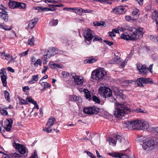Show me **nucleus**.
I'll return each instance as SVG.
<instances>
[{
    "mask_svg": "<svg viewBox=\"0 0 158 158\" xmlns=\"http://www.w3.org/2000/svg\"><path fill=\"white\" fill-rule=\"evenodd\" d=\"M143 30V28L139 27L129 34L126 32L123 33L120 37L122 39L127 40H134L137 39H140L142 37L144 33Z\"/></svg>",
    "mask_w": 158,
    "mask_h": 158,
    "instance_id": "1",
    "label": "nucleus"
},
{
    "mask_svg": "<svg viewBox=\"0 0 158 158\" xmlns=\"http://www.w3.org/2000/svg\"><path fill=\"white\" fill-rule=\"evenodd\" d=\"M130 112V110L127 106L123 104L117 105L114 114L115 117L119 118L124 116L125 114H128Z\"/></svg>",
    "mask_w": 158,
    "mask_h": 158,
    "instance_id": "2",
    "label": "nucleus"
},
{
    "mask_svg": "<svg viewBox=\"0 0 158 158\" xmlns=\"http://www.w3.org/2000/svg\"><path fill=\"white\" fill-rule=\"evenodd\" d=\"M106 73L104 69H101L94 71L91 75V77L97 81H101L106 75Z\"/></svg>",
    "mask_w": 158,
    "mask_h": 158,
    "instance_id": "3",
    "label": "nucleus"
},
{
    "mask_svg": "<svg viewBox=\"0 0 158 158\" xmlns=\"http://www.w3.org/2000/svg\"><path fill=\"white\" fill-rule=\"evenodd\" d=\"M158 147V142L156 140H151L143 143L142 147L146 150H151L156 148Z\"/></svg>",
    "mask_w": 158,
    "mask_h": 158,
    "instance_id": "4",
    "label": "nucleus"
},
{
    "mask_svg": "<svg viewBox=\"0 0 158 158\" xmlns=\"http://www.w3.org/2000/svg\"><path fill=\"white\" fill-rule=\"evenodd\" d=\"M141 121L138 120L130 121L125 122L123 123L124 126L128 128H131L133 129L139 130Z\"/></svg>",
    "mask_w": 158,
    "mask_h": 158,
    "instance_id": "5",
    "label": "nucleus"
},
{
    "mask_svg": "<svg viewBox=\"0 0 158 158\" xmlns=\"http://www.w3.org/2000/svg\"><path fill=\"white\" fill-rule=\"evenodd\" d=\"M99 93L102 95L104 98L110 97L112 96V91L109 88L105 87H101L99 88Z\"/></svg>",
    "mask_w": 158,
    "mask_h": 158,
    "instance_id": "6",
    "label": "nucleus"
},
{
    "mask_svg": "<svg viewBox=\"0 0 158 158\" xmlns=\"http://www.w3.org/2000/svg\"><path fill=\"white\" fill-rule=\"evenodd\" d=\"M135 83L138 85L139 86H143V84L152 83H153V82L152 79L149 78H144L140 77L138 78L136 80Z\"/></svg>",
    "mask_w": 158,
    "mask_h": 158,
    "instance_id": "7",
    "label": "nucleus"
},
{
    "mask_svg": "<svg viewBox=\"0 0 158 158\" xmlns=\"http://www.w3.org/2000/svg\"><path fill=\"white\" fill-rule=\"evenodd\" d=\"M99 109L95 106L85 107L83 110V112L86 114L92 115L97 114L99 111Z\"/></svg>",
    "mask_w": 158,
    "mask_h": 158,
    "instance_id": "8",
    "label": "nucleus"
},
{
    "mask_svg": "<svg viewBox=\"0 0 158 158\" xmlns=\"http://www.w3.org/2000/svg\"><path fill=\"white\" fill-rule=\"evenodd\" d=\"M83 35L85 39L86 40L91 41L93 38L94 36V32L89 29L85 31L83 33Z\"/></svg>",
    "mask_w": 158,
    "mask_h": 158,
    "instance_id": "9",
    "label": "nucleus"
},
{
    "mask_svg": "<svg viewBox=\"0 0 158 158\" xmlns=\"http://www.w3.org/2000/svg\"><path fill=\"white\" fill-rule=\"evenodd\" d=\"M71 75L75 84L80 85L83 84V78L82 77L77 75L74 72L72 73Z\"/></svg>",
    "mask_w": 158,
    "mask_h": 158,
    "instance_id": "10",
    "label": "nucleus"
},
{
    "mask_svg": "<svg viewBox=\"0 0 158 158\" xmlns=\"http://www.w3.org/2000/svg\"><path fill=\"white\" fill-rule=\"evenodd\" d=\"M57 51V49L54 47L50 48L48 51L47 54L44 56V60H46L52 56H54Z\"/></svg>",
    "mask_w": 158,
    "mask_h": 158,
    "instance_id": "11",
    "label": "nucleus"
},
{
    "mask_svg": "<svg viewBox=\"0 0 158 158\" xmlns=\"http://www.w3.org/2000/svg\"><path fill=\"white\" fill-rule=\"evenodd\" d=\"M0 77L3 86H6L7 85L6 79L7 74L5 68L1 69L0 70Z\"/></svg>",
    "mask_w": 158,
    "mask_h": 158,
    "instance_id": "12",
    "label": "nucleus"
},
{
    "mask_svg": "<svg viewBox=\"0 0 158 158\" xmlns=\"http://www.w3.org/2000/svg\"><path fill=\"white\" fill-rule=\"evenodd\" d=\"M137 68L140 74L143 75H147L148 69L145 65H143L140 63H138Z\"/></svg>",
    "mask_w": 158,
    "mask_h": 158,
    "instance_id": "13",
    "label": "nucleus"
},
{
    "mask_svg": "<svg viewBox=\"0 0 158 158\" xmlns=\"http://www.w3.org/2000/svg\"><path fill=\"white\" fill-rule=\"evenodd\" d=\"M13 146L15 149L19 151V153L22 154H24L26 152L25 147L23 145L19 143H16L15 142L13 143Z\"/></svg>",
    "mask_w": 158,
    "mask_h": 158,
    "instance_id": "14",
    "label": "nucleus"
},
{
    "mask_svg": "<svg viewBox=\"0 0 158 158\" xmlns=\"http://www.w3.org/2000/svg\"><path fill=\"white\" fill-rule=\"evenodd\" d=\"M13 120L11 119H6L4 121L2 127L7 131H10L13 124Z\"/></svg>",
    "mask_w": 158,
    "mask_h": 158,
    "instance_id": "15",
    "label": "nucleus"
},
{
    "mask_svg": "<svg viewBox=\"0 0 158 158\" xmlns=\"http://www.w3.org/2000/svg\"><path fill=\"white\" fill-rule=\"evenodd\" d=\"M124 8L121 6H118L114 8L112 12L115 14H121L123 13Z\"/></svg>",
    "mask_w": 158,
    "mask_h": 158,
    "instance_id": "16",
    "label": "nucleus"
},
{
    "mask_svg": "<svg viewBox=\"0 0 158 158\" xmlns=\"http://www.w3.org/2000/svg\"><path fill=\"white\" fill-rule=\"evenodd\" d=\"M38 21V19L37 18H35L29 21L28 28L31 29L33 28Z\"/></svg>",
    "mask_w": 158,
    "mask_h": 158,
    "instance_id": "17",
    "label": "nucleus"
},
{
    "mask_svg": "<svg viewBox=\"0 0 158 158\" xmlns=\"http://www.w3.org/2000/svg\"><path fill=\"white\" fill-rule=\"evenodd\" d=\"M152 19L155 20L156 24L157 27H158V12L156 10H153V12L152 11Z\"/></svg>",
    "mask_w": 158,
    "mask_h": 158,
    "instance_id": "18",
    "label": "nucleus"
},
{
    "mask_svg": "<svg viewBox=\"0 0 158 158\" xmlns=\"http://www.w3.org/2000/svg\"><path fill=\"white\" fill-rule=\"evenodd\" d=\"M70 98L71 100L76 102L78 105L79 103H81L82 102V99L80 97H77L75 95L70 96Z\"/></svg>",
    "mask_w": 158,
    "mask_h": 158,
    "instance_id": "19",
    "label": "nucleus"
},
{
    "mask_svg": "<svg viewBox=\"0 0 158 158\" xmlns=\"http://www.w3.org/2000/svg\"><path fill=\"white\" fill-rule=\"evenodd\" d=\"M139 130L147 129L149 127L148 123L145 121H141Z\"/></svg>",
    "mask_w": 158,
    "mask_h": 158,
    "instance_id": "20",
    "label": "nucleus"
},
{
    "mask_svg": "<svg viewBox=\"0 0 158 158\" xmlns=\"http://www.w3.org/2000/svg\"><path fill=\"white\" fill-rule=\"evenodd\" d=\"M114 137L120 143L123 142L124 144H127L128 143V142L127 140H126L124 138H122L121 136L119 135H115Z\"/></svg>",
    "mask_w": 158,
    "mask_h": 158,
    "instance_id": "21",
    "label": "nucleus"
},
{
    "mask_svg": "<svg viewBox=\"0 0 158 158\" xmlns=\"http://www.w3.org/2000/svg\"><path fill=\"white\" fill-rule=\"evenodd\" d=\"M56 120L55 118L51 117L47 121L46 125L48 127H51L54 124V122Z\"/></svg>",
    "mask_w": 158,
    "mask_h": 158,
    "instance_id": "22",
    "label": "nucleus"
},
{
    "mask_svg": "<svg viewBox=\"0 0 158 158\" xmlns=\"http://www.w3.org/2000/svg\"><path fill=\"white\" fill-rule=\"evenodd\" d=\"M26 100L29 102L34 104L35 106L34 108H35L37 109H39V106L38 105L37 103L33 99H32L30 97H27L26 98Z\"/></svg>",
    "mask_w": 158,
    "mask_h": 158,
    "instance_id": "23",
    "label": "nucleus"
},
{
    "mask_svg": "<svg viewBox=\"0 0 158 158\" xmlns=\"http://www.w3.org/2000/svg\"><path fill=\"white\" fill-rule=\"evenodd\" d=\"M17 2L16 1L10 0L8 5L11 9H15L16 8Z\"/></svg>",
    "mask_w": 158,
    "mask_h": 158,
    "instance_id": "24",
    "label": "nucleus"
},
{
    "mask_svg": "<svg viewBox=\"0 0 158 158\" xmlns=\"http://www.w3.org/2000/svg\"><path fill=\"white\" fill-rule=\"evenodd\" d=\"M0 18L3 19L5 22H7L8 19V15L7 13L3 14L0 13Z\"/></svg>",
    "mask_w": 158,
    "mask_h": 158,
    "instance_id": "25",
    "label": "nucleus"
},
{
    "mask_svg": "<svg viewBox=\"0 0 158 158\" xmlns=\"http://www.w3.org/2000/svg\"><path fill=\"white\" fill-rule=\"evenodd\" d=\"M38 77L39 76L38 75L32 76V80L29 81V83L33 84L37 81L38 80Z\"/></svg>",
    "mask_w": 158,
    "mask_h": 158,
    "instance_id": "26",
    "label": "nucleus"
},
{
    "mask_svg": "<svg viewBox=\"0 0 158 158\" xmlns=\"http://www.w3.org/2000/svg\"><path fill=\"white\" fill-rule=\"evenodd\" d=\"M42 86L44 87L43 89L47 88H50L51 85L47 82H39Z\"/></svg>",
    "mask_w": 158,
    "mask_h": 158,
    "instance_id": "27",
    "label": "nucleus"
},
{
    "mask_svg": "<svg viewBox=\"0 0 158 158\" xmlns=\"http://www.w3.org/2000/svg\"><path fill=\"white\" fill-rule=\"evenodd\" d=\"M96 60L93 57H90L88 59L85 60L84 61V63H91L95 62Z\"/></svg>",
    "mask_w": 158,
    "mask_h": 158,
    "instance_id": "28",
    "label": "nucleus"
},
{
    "mask_svg": "<svg viewBox=\"0 0 158 158\" xmlns=\"http://www.w3.org/2000/svg\"><path fill=\"white\" fill-rule=\"evenodd\" d=\"M26 6V4L24 3L17 2L16 8L25 9Z\"/></svg>",
    "mask_w": 158,
    "mask_h": 158,
    "instance_id": "29",
    "label": "nucleus"
},
{
    "mask_svg": "<svg viewBox=\"0 0 158 158\" xmlns=\"http://www.w3.org/2000/svg\"><path fill=\"white\" fill-rule=\"evenodd\" d=\"M120 61V59L117 57H115L110 61L111 64H118Z\"/></svg>",
    "mask_w": 158,
    "mask_h": 158,
    "instance_id": "30",
    "label": "nucleus"
},
{
    "mask_svg": "<svg viewBox=\"0 0 158 158\" xmlns=\"http://www.w3.org/2000/svg\"><path fill=\"white\" fill-rule=\"evenodd\" d=\"M58 19L50 21L49 23V25L52 26H56L58 23Z\"/></svg>",
    "mask_w": 158,
    "mask_h": 158,
    "instance_id": "31",
    "label": "nucleus"
},
{
    "mask_svg": "<svg viewBox=\"0 0 158 158\" xmlns=\"http://www.w3.org/2000/svg\"><path fill=\"white\" fill-rule=\"evenodd\" d=\"M50 68L52 69H55L57 68H60V65L58 64L55 63H53L52 62V64H51V65L50 66Z\"/></svg>",
    "mask_w": 158,
    "mask_h": 158,
    "instance_id": "32",
    "label": "nucleus"
},
{
    "mask_svg": "<svg viewBox=\"0 0 158 158\" xmlns=\"http://www.w3.org/2000/svg\"><path fill=\"white\" fill-rule=\"evenodd\" d=\"M0 112L1 114L4 116H6L8 114V112L5 108H1Z\"/></svg>",
    "mask_w": 158,
    "mask_h": 158,
    "instance_id": "33",
    "label": "nucleus"
},
{
    "mask_svg": "<svg viewBox=\"0 0 158 158\" xmlns=\"http://www.w3.org/2000/svg\"><path fill=\"white\" fill-rule=\"evenodd\" d=\"M108 140L110 144H112L114 145L116 144V141L114 138H110Z\"/></svg>",
    "mask_w": 158,
    "mask_h": 158,
    "instance_id": "34",
    "label": "nucleus"
},
{
    "mask_svg": "<svg viewBox=\"0 0 158 158\" xmlns=\"http://www.w3.org/2000/svg\"><path fill=\"white\" fill-rule=\"evenodd\" d=\"M4 93L5 98L9 102H10V99L9 96V93L6 90L4 91Z\"/></svg>",
    "mask_w": 158,
    "mask_h": 158,
    "instance_id": "35",
    "label": "nucleus"
},
{
    "mask_svg": "<svg viewBox=\"0 0 158 158\" xmlns=\"http://www.w3.org/2000/svg\"><path fill=\"white\" fill-rule=\"evenodd\" d=\"M35 40L34 38L32 37L31 39H29L28 41V44L31 46H33L34 44Z\"/></svg>",
    "mask_w": 158,
    "mask_h": 158,
    "instance_id": "36",
    "label": "nucleus"
},
{
    "mask_svg": "<svg viewBox=\"0 0 158 158\" xmlns=\"http://www.w3.org/2000/svg\"><path fill=\"white\" fill-rule=\"evenodd\" d=\"M62 75L64 78L68 79L70 76L69 73L66 71L62 72Z\"/></svg>",
    "mask_w": 158,
    "mask_h": 158,
    "instance_id": "37",
    "label": "nucleus"
},
{
    "mask_svg": "<svg viewBox=\"0 0 158 158\" xmlns=\"http://www.w3.org/2000/svg\"><path fill=\"white\" fill-rule=\"evenodd\" d=\"M93 24L94 26H104L105 24V23L104 22H95L93 23Z\"/></svg>",
    "mask_w": 158,
    "mask_h": 158,
    "instance_id": "38",
    "label": "nucleus"
},
{
    "mask_svg": "<svg viewBox=\"0 0 158 158\" xmlns=\"http://www.w3.org/2000/svg\"><path fill=\"white\" fill-rule=\"evenodd\" d=\"M139 10L137 9H135L132 12V15L133 16L138 17L139 16Z\"/></svg>",
    "mask_w": 158,
    "mask_h": 158,
    "instance_id": "39",
    "label": "nucleus"
},
{
    "mask_svg": "<svg viewBox=\"0 0 158 158\" xmlns=\"http://www.w3.org/2000/svg\"><path fill=\"white\" fill-rule=\"evenodd\" d=\"M76 13L80 15H81L84 14V10L81 8H77Z\"/></svg>",
    "mask_w": 158,
    "mask_h": 158,
    "instance_id": "40",
    "label": "nucleus"
},
{
    "mask_svg": "<svg viewBox=\"0 0 158 158\" xmlns=\"http://www.w3.org/2000/svg\"><path fill=\"white\" fill-rule=\"evenodd\" d=\"M38 65L40 66H41L42 65L41 61L40 59H38L34 63V66L37 67Z\"/></svg>",
    "mask_w": 158,
    "mask_h": 158,
    "instance_id": "41",
    "label": "nucleus"
},
{
    "mask_svg": "<svg viewBox=\"0 0 158 158\" xmlns=\"http://www.w3.org/2000/svg\"><path fill=\"white\" fill-rule=\"evenodd\" d=\"M7 26L6 25H4L0 23V28H1L6 31H9L11 30V28L9 27L8 28H7Z\"/></svg>",
    "mask_w": 158,
    "mask_h": 158,
    "instance_id": "42",
    "label": "nucleus"
},
{
    "mask_svg": "<svg viewBox=\"0 0 158 158\" xmlns=\"http://www.w3.org/2000/svg\"><path fill=\"white\" fill-rule=\"evenodd\" d=\"M92 99L93 100L97 103H100V99L96 96H94L92 97Z\"/></svg>",
    "mask_w": 158,
    "mask_h": 158,
    "instance_id": "43",
    "label": "nucleus"
},
{
    "mask_svg": "<svg viewBox=\"0 0 158 158\" xmlns=\"http://www.w3.org/2000/svg\"><path fill=\"white\" fill-rule=\"evenodd\" d=\"M94 38L93 40V41L95 42L98 41H99L102 40L101 38L99 36L97 35H94Z\"/></svg>",
    "mask_w": 158,
    "mask_h": 158,
    "instance_id": "44",
    "label": "nucleus"
},
{
    "mask_svg": "<svg viewBox=\"0 0 158 158\" xmlns=\"http://www.w3.org/2000/svg\"><path fill=\"white\" fill-rule=\"evenodd\" d=\"M2 156L4 158H13L12 153L10 155L4 153L3 154Z\"/></svg>",
    "mask_w": 158,
    "mask_h": 158,
    "instance_id": "45",
    "label": "nucleus"
},
{
    "mask_svg": "<svg viewBox=\"0 0 158 158\" xmlns=\"http://www.w3.org/2000/svg\"><path fill=\"white\" fill-rule=\"evenodd\" d=\"M51 127L48 126L47 127H45L43 129V130L47 133H50L52 131V129L50 128Z\"/></svg>",
    "mask_w": 158,
    "mask_h": 158,
    "instance_id": "46",
    "label": "nucleus"
},
{
    "mask_svg": "<svg viewBox=\"0 0 158 158\" xmlns=\"http://www.w3.org/2000/svg\"><path fill=\"white\" fill-rule=\"evenodd\" d=\"M37 8V9L39 10H41L42 11H48L49 10H50L49 8L47 7L42 8L40 7H38Z\"/></svg>",
    "mask_w": 158,
    "mask_h": 158,
    "instance_id": "47",
    "label": "nucleus"
},
{
    "mask_svg": "<svg viewBox=\"0 0 158 158\" xmlns=\"http://www.w3.org/2000/svg\"><path fill=\"white\" fill-rule=\"evenodd\" d=\"M19 100H20V103L21 104H28V103H27V100H26V101H25V100H24L22 98H21L19 99Z\"/></svg>",
    "mask_w": 158,
    "mask_h": 158,
    "instance_id": "48",
    "label": "nucleus"
},
{
    "mask_svg": "<svg viewBox=\"0 0 158 158\" xmlns=\"http://www.w3.org/2000/svg\"><path fill=\"white\" fill-rule=\"evenodd\" d=\"M109 0H93V1L95 2H100L103 3H108Z\"/></svg>",
    "mask_w": 158,
    "mask_h": 158,
    "instance_id": "49",
    "label": "nucleus"
},
{
    "mask_svg": "<svg viewBox=\"0 0 158 158\" xmlns=\"http://www.w3.org/2000/svg\"><path fill=\"white\" fill-rule=\"evenodd\" d=\"M12 156H13V158L14 157L15 158H19L21 156V155L19 154L15 153H12Z\"/></svg>",
    "mask_w": 158,
    "mask_h": 158,
    "instance_id": "50",
    "label": "nucleus"
},
{
    "mask_svg": "<svg viewBox=\"0 0 158 158\" xmlns=\"http://www.w3.org/2000/svg\"><path fill=\"white\" fill-rule=\"evenodd\" d=\"M28 52V49L27 51H26L25 52H23L20 54H19V55L20 56V57H23L24 56H25L27 55V54Z\"/></svg>",
    "mask_w": 158,
    "mask_h": 158,
    "instance_id": "51",
    "label": "nucleus"
},
{
    "mask_svg": "<svg viewBox=\"0 0 158 158\" xmlns=\"http://www.w3.org/2000/svg\"><path fill=\"white\" fill-rule=\"evenodd\" d=\"M87 92H85V96L86 99H89L91 97V95L90 93L89 92V91L87 90Z\"/></svg>",
    "mask_w": 158,
    "mask_h": 158,
    "instance_id": "52",
    "label": "nucleus"
},
{
    "mask_svg": "<svg viewBox=\"0 0 158 158\" xmlns=\"http://www.w3.org/2000/svg\"><path fill=\"white\" fill-rule=\"evenodd\" d=\"M48 67L47 66H44V68L43 69V70L42 72V73L43 74H45L47 70L48 69Z\"/></svg>",
    "mask_w": 158,
    "mask_h": 158,
    "instance_id": "53",
    "label": "nucleus"
},
{
    "mask_svg": "<svg viewBox=\"0 0 158 158\" xmlns=\"http://www.w3.org/2000/svg\"><path fill=\"white\" fill-rule=\"evenodd\" d=\"M104 42L107 44L109 46H111L113 44V42L109 41L108 40H104Z\"/></svg>",
    "mask_w": 158,
    "mask_h": 158,
    "instance_id": "54",
    "label": "nucleus"
},
{
    "mask_svg": "<svg viewBox=\"0 0 158 158\" xmlns=\"http://www.w3.org/2000/svg\"><path fill=\"white\" fill-rule=\"evenodd\" d=\"M127 30L129 31H130L132 32L134 31V30H135V28L132 27H130L129 26H127Z\"/></svg>",
    "mask_w": 158,
    "mask_h": 158,
    "instance_id": "55",
    "label": "nucleus"
},
{
    "mask_svg": "<svg viewBox=\"0 0 158 158\" xmlns=\"http://www.w3.org/2000/svg\"><path fill=\"white\" fill-rule=\"evenodd\" d=\"M127 61L128 60L127 59L125 60L121 64V66L123 67H125Z\"/></svg>",
    "mask_w": 158,
    "mask_h": 158,
    "instance_id": "56",
    "label": "nucleus"
},
{
    "mask_svg": "<svg viewBox=\"0 0 158 158\" xmlns=\"http://www.w3.org/2000/svg\"><path fill=\"white\" fill-rule=\"evenodd\" d=\"M0 54L2 59H7L5 57V52H0Z\"/></svg>",
    "mask_w": 158,
    "mask_h": 158,
    "instance_id": "57",
    "label": "nucleus"
},
{
    "mask_svg": "<svg viewBox=\"0 0 158 158\" xmlns=\"http://www.w3.org/2000/svg\"><path fill=\"white\" fill-rule=\"evenodd\" d=\"M118 155L119 156L118 157L119 158H129V157L127 155L124 154H122L121 155H120L119 154H118Z\"/></svg>",
    "mask_w": 158,
    "mask_h": 158,
    "instance_id": "58",
    "label": "nucleus"
},
{
    "mask_svg": "<svg viewBox=\"0 0 158 158\" xmlns=\"http://www.w3.org/2000/svg\"><path fill=\"white\" fill-rule=\"evenodd\" d=\"M109 35L110 37H114L115 36V35L113 31H110L109 32Z\"/></svg>",
    "mask_w": 158,
    "mask_h": 158,
    "instance_id": "59",
    "label": "nucleus"
},
{
    "mask_svg": "<svg viewBox=\"0 0 158 158\" xmlns=\"http://www.w3.org/2000/svg\"><path fill=\"white\" fill-rule=\"evenodd\" d=\"M7 9V8H5V9L1 10V11H0V13L3 14L7 13V12L6 11Z\"/></svg>",
    "mask_w": 158,
    "mask_h": 158,
    "instance_id": "60",
    "label": "nucleus"
},
{
    "mask_svg": "<svg viewBox=\"0 0 158 158\" xmlns=\"http://www.w3.org/2000/svg\"><path fill=\"white\" fill-rule=\"evenodd\" d=\"M47 2L52 3H57L59 2V1H58L56 0H48Z\"/></svg>",
    "mask_w": 158,
    "mask_h": 158,
    "instance_id": "61",
    "label": "nucleus"
},
{
    "mask_svg": "<svg viewBox=\"0 0 158 158\" xmlns=\"http://www.w3.org/2000/svg\"><path fill=\"white\" fill-rule=\"evenodd\" d=\"M29 89H30V88L28 86H25L23 87V90L24 92H26L27 90Z\"/></svg>",
    "mask_w": 158,
    "mask_h": 158,
    "instance_id": "62",
    "label": "nucleus"
},
{
    "mask_svg": "<svg viewBox=\"0 0 158 158\" xmlns=\"http://www.w3.org/2000/svg\"><path fill=\"white\" fill-rule=\"evenodd\" d=\"M30 158H38L36 151L34 152V154L32 155Z\"/></svg>",
    "mask_w": 158,
    "mask_h": 158,
    "instance_id": "63",
    "label": "nucleus"
},
{
    "mask_svg": "<svg viewBox=\"0 0 158 158\" xmlns=\"http://www.w3.org/2000/svg\"><path fill=\"white\" fill-rule=\"evenodd\" d=\"M135 1L138 2L140 5L141 6L143 5V0H135Z\"/></svg>",
    "mask_w": 158,
    "mask_h": 158,
    "instance_id": "64",
    "label": "nucleus"
}]
</instances>
